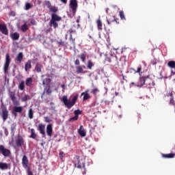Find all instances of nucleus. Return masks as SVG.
I'll use <instances>...</instances> for the list:
<instances>
[{
  "label": "nucleus",
  "instance_id": "1",
  "mask_svg": "<svg viewBox=\"0 0 175 175\" xmlns=\"http://www.w3.org/2000/svg\"><path fill=\"white\" fill-rule=\"evenodd\" d=\"M77 99H79V95H75L72 100L68 99V96H63L62 98V102H63L64 106L67 107V109H72L75 105H76V102H77Z\"/></svg>",
  "mask_w": 175,
  "mask_h": 175
},
{
  "label": "nucleus",
  "instance_id": "2",
  "mask_svg": "<svg viewBox=\"0 0 175 175\" xmlns=\"http://www.w3.org/2000/svg\"><path fill=\"white\" fill-rule=\"evenodd\" d=\"M105 60L107 61V62H109V64H111L113 66H116V68H118V66H121L122 68L125 65V59L120 58L118 62L117 60V56L107 57Z\"/></svg>",
  "mask_w": 175,
  "mask_h": 175
},
{
  "label": "nucleus",
  "instance_id": "3",
  "mask_svg": "<svg viewBox=\"0 0 175 175\" xmlns=\"http://www.w3.org/2000/svg\"><path fill=\"white\" fill-rule=\"evenodd\" d=\"M61 20H62L61 16L57 15V14H52L51 19L49 21V26L56 29V28H58V23L57 21H61Z\"/></svg>",
  "mask_w": 175,
  "mask_h": 175
},
{
  "label": "nucleus",
  "instance_id": "4",
  "mask_svg": "<svg viewBox=\"0 0 175 175\" xmlns=\"http://www.w3.org/2000/svg\"><path fill=\"white\" fill-rule=\"evenodd\" d=\"M15 147H25V140L23 136L18 135L16 136L15 139Z\"/></svg>",
  "mask_w": 175,
  "mask_h": 175
},
{
  "label": "nucleus",
  "instance_id": "5",
  "mask_svg": "<svg viewBox=\"0 0 175 175\" xmlns=\"http://www.w3.org/2000/svg\"><path fill=\"white\" fill-rule=\"evenodd\" d=\"M69 8L71 9L73 16H75L76 12H77V8H79L77 0H70Z\"/></svg>",
  "mask_w": 175,
  "mask_h": 175
},
{
  "label": "nucleus",
  "instance_id": "6",
  "mask_svg": "<svg viewBox=\"0 0 175 175\" xmlns=\"http://www.w3.org/2000/svg\"><path fill=\"white\" fill-rule=\"evenodd\" d=\"M12 59H10V55L8 53L5 55V61L3 66V72L4 73H8V70H9V66L10 65Z\"/></svg>",
  "mask_w": 175,
  "mask_h": 175
},
{
  "label": "nucleus",
  "instance_id": "7",
  "mask_svg": "<svg viewBox=\"0 0 175 175\" xmlns=\"http://www.w3.org/2000/svg\"><path fill=\"white\" fill-rule=\"evenodd\" d=\"M23 108L22 106H14L11 111V113L12 116H14V117H15V118H16V117L18 116V113L21 114V113H23Z\"/></svg>",
  "mask_w": 175,
  "mask_h": 175
},
{
  "label": "nucleus",
  "instance_id": "8",
  "mask_svg": "<svg viewBox=\"0 0 175 175\" xmlns=\"http://www.w3.org/2000/svg\"><path fill=\"white\" fill-rule=\"evenodd\" d=\"M0 154H2L3 157H10L12 152L10 150L5 148V146L0 145Z\"/></svg>",
  "mask_w": 175,
  "mask_h": 175
},
{
  "label": "nucleus",
  "instance_id": "9",
  "mask_svg": "<svg viewBox=\"0 0 175 175\" xmlns=\"http://www.w3.org/2000/svg\"><path fill=\"white\" fill-rule=\"evenodd\" d=\"M145 85H146L147 88H151L155 85L154 81L150 79V75L145 76Z\"/></svg>",
  "mask_w": 175,
  "mask_h": 175
},
{
  "label": "nucleus",
  "instance_id": "10",
  "mask_svg": "<svg viewBox=\"0 0 175 175\" xmlns=\"http://www.w3.org/2000/svg\"><path fill=\"white\" fill-rule=\"evenodd\" d=\"M145 79L146 76L139 75V80L138 82L135 83V82L131 83V84L136 85L137 87H143L145 85Z\"/></svg>",
  "mask_w": 175,
  "mask_h": 175
},
{
  "label": "nucleus",
  "instance_id": "11",
  "mask_svg": "<svg viewBox=\"0 0 175 175\" xmlns=\"http://www.w3.org/2000/svg\"><path fill=\"white\" fill-rule=\"evenodd\" d=\"M29 164V160H28V157L27 155H24L22 159V165L24 167V169H28L29 166L28 165Z\"/></svg>",
  "mask_w": 175,
  "mask_h": 175
},
{
  "label": "nucleus",
  "instance_id": "12",
  "mask_svg": "<svg viewBox=\"0 0 175 175\" xmlns=\"http://www.w3.org/2000/svg\"><path fill=\"white\" fill-rule=\"evenodd\" d=\"M44 129H46V125L43 124H38V131H40V133H41L42 137H46V131H44Z\"/></svg>",
  "mask_w": 175,
  "mask_h": 175
},
{
  "label": "nucleus",
  "instance_id": "13",
  "mask_svg": "<svg viewBox=\"0 0 175 175\" xmlns=\"http://www.w3.org/2000/svg\"><path fill=\"white\" fill-rule=\"evenodd\" d=\"M1 117L3 118V121H6L8 118H9V111H8V109L5 107L1 111Z\"/></svg>",
  "mask_w": 175,
  "mask_h": 175
},
{
  "label": "nucleus",
  "instance_id": "14",
  "mask_svg": "<svg viewBox=\"0 0 175 175\" xmlns=\"http://www.w3.org/2000/svg\"><path fill=\"white\" fill-rule=\"evenodd\" d=\"M90 90H87L84 92H82L81 96H83V101L85 102V100H88V99H91V96L90 95Z\"/></svg>",
  "mask_w": 175,
  "mask_h": 175
},
{
  "label": "nucleus",
  "instance_id": "15",
  "mask_svg": "<svg viewBox=\"0 0 175 175\" xmlns=\"http://www.w3.org/2000/svg\"><path fill=\"white\" fill-rule=\"evenodd\" d=\"M0 31L3 35H9V30L5 25L0 24Z\"/></svg>",
  "mask_w": 175,
  "mask_h": 175
},
{
  "label": "nucleus",
  "instance_id": "16",
  "mask_svg": "<svg viewBox=\"0 0 175 175\" xmlns=\"http://www.w3.org/2000/svg\"><path fill=\"white\" fill-rule=\"evenodd\" d=\"M167 66L171 69H174V70H171V76L175 75V62L174 61H170L167 63Z\"/></svg>",
  "mask_w": 175,
  "mask_h": 175
},
{
  "label": "nucleus",
  "instance_id": "17",
  "mask_svg": "<svg viewBox=\"0 0 175 175\" xmlns=\"http://www.w3.org/2000/svg\"><path fill=\"white\" fill-rule=\"evenodd\" d=\"M78 133L81 136V137H85V136H87V133L85 132L83 125L80 126L79 129L78 130Z\"/></svg>",
  "mask_w": 175,
  "mask_h": 175
},
{
  "label": "nucleus",
  "instance_id": "18",
  "mask_svg": "<svg viewBox=\"0 0 175 175\" xmlns=\"http://www.w3.org/2000/svg\"><path fill=\"white\" fill-rule=\"evenodd\" d=\"M107 21L108 25H111L112 23L118 24V22H117V20L114 16H109V18H107Z\"/></svg>",
  "mask_w": 175,
  "mask_h": 175
},
{
  "label": "nucleus",
  "instance_id": "19",
  "mask_svg": "<svg viewBox=\"0 0 175 175\" xmlns=\"http://www.w3.org/2000/svg\"><path fill=\"white\" fill-rule=\"evenodd\" d=\"M0 169L1 170H8V169H10V165H9L8 163L0 162ZM0 174H1V172H0Z\"/></svg>",
  "mask_w": 175,
  "mask_h": 175
},
{
  "label": "nucleus",
  "instance_id": "20",
  "mask_svg": "<svg viewBox=\"0 0 175 175\" xmlns=\"http://www.w3.org/2000/svg\"><path fill=\"white\" fill-rule=\"evenodd\" d=\"M46 133L50 137L53 136V124H48L46 126Z\"/></svg>",
  "mask_w": 175,
  "mask_h": 175
},
{
  "label": "nucleus",
  "instance_id": "21",
  "mask_svg": "<svg viewBox=\"0 0 175 175\" xmlns=\"http://www.w3.org/2000/svg\"><path fill=\"white\" fill-rule=\"evenodd\" d=\"M32 68V60H28L25 64V70L28 72Z\"/></svg>",
  "mask_w": 175,
  "mask_h": 175
},
{
  "label": "nucleus",
  "instance_id": "22",
  "mask_svg": "<svg viewBox=\"0 0 175 175\" xmlns=\"http://www.w3.org/2000/svg\"><path fill=\"white\" fill-rule=\"evenodd\" d=\"M75 167H78V169H85V163L83 161H79L77 163L75 164Z\"/></svg>",
  "mask_w": 175,
  "mask_h": 175
},
{
  "label": "nucleus",
  "instance_id": "23",
  "mask_svg": "<svg viewBox=\"0 0 175 175\" xmlns=\"http://www.w3.org/2000/svg\"><path fill=\"white\" fill-rule=\"evenodd\" d=\"M10 36L12 40H18L20 39V34L17 32L10 33Z\"/></svg>",
  "mask_w": 175,
  "mask_h": 175
},
{
  "label": "nucleus",
  "instance_id": "24",
  "mask_svg": "<svg viewBox=\"0 0 175 175\" xmlns=\"http://www.w3.org/2000/svg\"><path fill=\"white\" fill-rule=\"evenodd\" d=\"M78 58H80L81 61L85 64V59H87V53H81L79 55H78Z\"/></svg>",
  "mask_w": 175,
  "mask_h": 175
},
{
  "label": "nucleus",
  "instance_id": "25",
  "mask_svg": "<svg viewBox=\"0 0 175 175\" xmlns=\"http://www.w3.org/2000/svg\"><path fill=\"white\" fill-rule=\"evenodd\" d=\"M129 71L132 73V72H134V73H139V76H142V66H139L137 68V70H135L134 68H130Z\"/></svg>",
  "mask_w": 175,
  "mask_h": 175
},
{
  "label": "nucleus",
  "instance_id": "26",
  "mask_svg": "<svg viewBox=\"0 0 175 175\" xmlns=\"http://www.w3.org/2000/svg\"><path fill=\"white\" fill-rule=\"evenodd\" d=\"M18 88L21 91H24V90H25V82L24 81H21Z\"/></svg>",
  "mask_w": 175,
  "mask_h": 175
},
{
  "label": "nucleus",
  "instance_id": "27",
  "mask_svg": "<svg viewBox=\"0 0 175 175\" xmlns=\"http://www.w3.org/2000/svg\"><path fill=\"white\" fill-rule=\"evenodd\" d=\"M23 58H24V55L22 52H20L16 56V61H17V62H21Z\"/></svg>",
  "mask_w": 175,
  "mask_h": 175
},
{
  "label": "nucleus",
  "instance_id": "28",
  "mask_svg": "<svg viewBox=\"0 0 175 175\" xmlns=\"http://www.w3.org/2000/svg\"><path fill=\"white\" fill-rule=\"evenodd\" d=\"M162 157L163 158L172 159V158H174L175 154L174 153L162 154Z\"/></svg>",
  "mask_w": 175,
  "mask_h": 175
},
{
  "label": "nucleus",
  "instance_id": "29",
  "mask_svg": "<svg viewBox=\"0 0 175 175\" xmlns=\"http://www.w3.org/2000/svg\"><path fill=\"white\" fill-rule=\"evenodd\" d=\"M96 23H97V28H98V31H102L103 24H102V21H100V18H99L97 20Z\"/></svg>",
  "mask_w": 175,
  "mask_h": 175
},
{
  "label": "nucleus",
  "instance_id": "30",
  "mask_svg": "<svg viewBox=\"0 0 175 175\" xmlns=\"http://www.w3.org/2000/svg\"><path fill=\"white\" fill-rule=\"evenodd\" d=\"M33 80L32 78L29 77L26 79V85L27 87H31L32 85Z\"/></svg>",
  "mask_w": 175,
  "mask_h": 175
},
{
  "label": "nucleus",
  "instance_id": "31",
  "mask_svg": "<svg viewBox=\"0 0 175 175\" xmlns=\"http://www.w3.org/2000/svg\"><path fill=\"white\" fill-rule=\"evenodd\" d=\"M30 131H31V135H30L29 137L31 139H36L37 135H36V133H35V129H31Z\"/></svg>",
  "mask_w": 175,
  "mask_h": 175
},
{
  "label": "nucleus",
  "instance_id": "32",
  "mask_svg": "<svg viewBox=\"0 0 175 175\" xmlns=\"http://www.w3.org/2000/svg\"><path fill=\"white\" fill-rule=\"evenodd\" d=\"M28 117L30 120H32V118H33V109H32V108L29 109Z\"/></svg>",
  "mask_w": 175,
  "mask_h": 175
},
{
  "label": "nucleus",
  "instance_id": "33",
  "mask_svg": "<svg viewBox=\"0 0 175 175\" xmlns=\"http://www.w3.org/2000/svg\"><path fill=\"white\" fill-rule=\"evenodd\" d=\"M29 99H31V97L28 94H25V96L21 98L22 102H27V100H29Z\"/></svg>",
  "mask_w": 175,
  "mask_h": 175
},
{
  "label": "nucleus",
  "instance_id": "34",
  "mask_svg": "<svg viewBox=\"0 0 175 175\" xmlns=\"http://www.w3.org/2000/svg\"><path fill=\"white\" fill-rule=\"evenodd\" d=\"M9 96L12 101L14 100V99H16V94L14 93V92H10L9 94Z\"/></svg>",
  "mask_w": 175,
  "mask_h": 175
},
{
  "label": "nucleus",
  "instance_id": "35",
  "mask_svg": "<svg viewBox=\"0 0 175 175\" xmlns=\"http://www.w3.org/2000/svg\"><path fill=\"white\" fill-rule=\"evenodd\" d=\"M50 12H52L53 13V14H55V13H57V12H58V8H57V7L55 6H51V8H49Z\"/></svg>",
  "mask_w": 175,
  "mask_h": 175
},
{
  "label": "nucleus",
  "instance_id": "36",
  "mask_svg": "<svg viewBox=\"0 0 175 175\" xmlns=\"http://www.w3.org/2000/svg\"><path fill=\"white\" fill-rule=\"evenodd\" d=\"M35 69L38 73H40L42 72V65L37 64Z\"/></svg>",
  "mask_w": 175,
  "mask_h": 175
},
{
  "label": "nucleus",
  "instance_id": "37",
  "mask_svg": "<svg viewBox=\"0 0 175 175\" xmlns=\"http://www.w3.org/2000/svg\"><path fill=\"white\" fill-rule=\"evenodd\" d=\"M44 6H46L48 9H50L51 8V2L50 1H45L43 3Z\"/></svg>",
  "mask_w": 175,
  "mask_h": 175
},
{
  "label": "nucleus",
  "instance_id": "38",
  "mask_svg": "<svg viewBox=\"0 0 175 175\" xmlns=\"http://www.w3.org/2000/svg\"><path fill=\"white\" fill-rule=\"evenodd\" d=\"M92 66H94V63L91 60L88 61L87 68L88 69H92Z\"/></svg>",
  "mask_w": 175,
  "mask_h": 175
},
{
  "label": "nucleus",
  "instance_id": "39",
  "mask_svg": "<svg viewBox=\"0 0 175 175\" xmlns=\"http://www.w3.org/2000/svg\"><path fill=\"white\" fill-rule=\"evenodd\" d=\"M22 32H27L28 31V25L27 24H24L21 26Z\"/></svg>",
  "mask_w": 175,
  "mask_h": 175
},
{
  "label": "nucleus",
  "instance_id": "40",
  "mask_svg": "<svg viewBox=\"0 0 175 175\" xmlns=\"http://www.w3.org/2000/svg\"><path fill=\"white\" fill-rule=\"evenodd\" d=\"M99 92V89L98 88H95L94 89L92 90L91 93L96 96V94Z\"/></svg>",
  "mask_w": 175,
  "mask_h": 175
},
{
  "label": "nucleus",
  "instance_id": "41",
  "mask_svg": "<svg viewBox=\"0 0 175 175\" xmlns=\"http://www.w3.org/2000/svg\"><path fill=\"white\" fill-rule=\"evenodd\" d=\"M119 16L121 20H126V18H125V14H124V11H120Z\"/></svg>",
  "mask_w": 175,
  "mask_h": 175
},
{
  "label": "nucleus",
  "instance_id": "42",
  "mask_svg": "<svg viewBox=\"0 0 175 175\" xmlns=\"http://www.w3.org/2000/svg\"><path fill=\"white\" fill-rule=\"evenodd\" d=\"M81 113H83V111H81L80 109H77L74 111V114L77 117H79V116H80V114H81Z\"/></svg>",
  "mask_w": 175,
  "mask_h": 175
},
{
  "label": "nucleus",
  "instance_id": "43",
  "mask_svg": "<svg viewBox=\"0 0 175 175\" xmlns=\"http://www.w3.org/2000/svg\"><path fill=\"white\" fill-rule=\"evenodd\" d=\"M32 8V4L30 3H25V10H29V9H31Z\"/></svg>",
  "mask_w": 175,
  "mask_h": 175
},
{
  "label": "nucleus",
  "instance_id": "44",
  "mask_svg": "<svg viewBox=\"0 0 175 175\" xmlns=\"http://www.w3.org/2000/svg\"><path fill=\"white\" fill-rule=\"evenodd\" d=\"M77 73H83V68L81 66L77 67Z\"/></svg>",
  "mask_w": 175,
  "mask_h": 175
},
{
  "label": "nucleus",
  "instance_id": "45",
  "mask_svg": "<svg viewBox=\"0 0 175 175\" xmlns=\"http://www.w3.org/2000/svg\"><path fill=\"white\" fill-rule=\"evenodd\" d=\"M12 103H13L14 106H20V101H18L16 99L12 100Z\"/></svg>",
  "mask_w": 175,
  "mask_h": 175
},
{
  "label": "nucleus",
  "instance_id": "46",
  "mask_svg": "<svg viewBox=\"0 0 175 175\" xmlns=\"http://www.w3.org/2000/svg\"><path fill=\"white\" fill-rule=\"evenodd\" d=\"M78 120H79V117H78V116H76V115H75L74 117L70 118L69 119V121H70H70H77Z\"/></svg>",
  "mask_w": 175,
  "mask_h": 175
},
{
  "label": "nucleus",
  "instance_id": "47",
  "mask_svg": "<svg viewBox=\"0 0 175 175\" xmlns=\"http://www.w3.org/2000/svg\"><path fill=\"white\" fill-rule=\"evenodd\" d=\"M27 175H33V173H32V171H31V167H28L27 170Z\"/></svg>",
  "mask_w": 175,
  "mask_h": 175
},
{
  "label": "nucleus",
  "instance_id": "48",
  "mask_svg": "<svg viewBox=\"0 0 175 175\" xmlns=\"http://www.w3.org/2000/svg\"><path fill=\"white\" fill-rule=\"evenodd\" d=\"M45 122H51V119L47 116L44 118Z\"/></svg>",
  "mask_w": 175,
  "mask_h": 175
},
{
  "label": "nucleus",
  "instance_id": "49",
  "mask_svg": "<svg viewBox=\"0 0 175 175\" xmlns=\"http://www.w3.org/2000/svg\"><path fill=\"white\" fill-rule=\"evenodd\" d=\"M51 88H50V86H49L48 89L46 90V94L47 95H51Z\"/></svg>",
  "mask_w": 175,
  "mask_h": 175
},
{
  "label": "nucleus",
  "instance_id": "50",
  "mask_svg": "<svg viewBox=\"0 0 175 175\" xmlns=\"http://www.w3.org/2000/svg\"><path fill=\"white\" fill-rule=\"evenodd\" d=\"M9 16H12V17H16V12L14 11H11L9 13Z\"/></svg>",
  "mask_w": 175,
  "mask_h": 175
},
{
  "label": "nucleus",
  "instance_id": "51",
  "mask_svg": "<svg viewBox=\"0 0 175 175\" xmlns=\"http://www.w3.org/2000/svg\"><path fill=\"white\" fill-rule=\"evenodd\" d=\"M174 98H171L170 99V105H174Z\"/></svg>",
  "mask_w": 175,
  "mask_h": 175
},
{
  "label": "nucleus",
  "instance_id": "52",
  "mask_svg": "<svg viewBox=\"0 0 175 175\" xmlns=\"http://www.w3.org/2000/svg\"><path fill=\"white\" fill-rule=\"evenodd\" d=\"M70 42H72V44H73V46H75V44H76V38H72V39H70Z\"/></svg>",
  "mask_w": 175,
  "mask_h": 175
},
{
  "label": "nucleus",
  "instance_id": "53",
  "mask_svg": "<svg viewBox=\"0 0 175 175\" xmlns=\"http://www.w3.org/2000/svg\"><path fill=\"white\" fill-rule=\"evenodd\" d=\"M70 42H72V44H73V46H75V44H76V38H72V39H70Z\"/></svg>",
  "mask_w": 175,
  "mask_h": 175
},
{
  "label": "nucleus",
  "instance_id": "54",
  "mask_svg": "<svg viewBox=\"0 0 175 175\" xmlns=\"http://www.w3.org/2000/svg\"><path fill=\"white\" fill-rule=\"evenodd\" d=\"M57 44H59V46H65V42L63 41H59L57 42Z\"/></svg>",
  "mask_w": 175,
  "mask_h": 175
},
{
  "label": "nucleus",
  "instance_id": "55",
  "mask_svg": "<svg viewBox=\"0 0 175 175\" xmlns=\"http://www.w3.org/2000/svg\"><path fill=\"white\" fill-rule=\"evenodd\" d=\"M75 65H80V60H79V59L75 61Z\"/></svg>",
  "mask_w": 175,
  "mask_h": 175
},
{
  "label": "nucleus",
  "instance_id": "56",
  "mask_svg": "<svg viewBox=\"0 0 175 175\" xmlns=\"http://www.w3.org/2000/svg\"><path fill=\"white\" fill-rule=\"evenodd\" d=\"M45 81H46V83H51V79L50 78H46Z\"/></svg>",
  "mask_w": 175,
  "mask_h": 175
},
{
  "label": "nucleus",
  "instance_id": "57",
  "mask_svg": "<svg viewBox=\"0 0 175 175\" xmlns=\"http://www.w3.org/2000/svg\"><path fill=\"white\" fill-rule=\"evenodd\" d=\"M62 3H64V5H66L68 3V0H60Z\"/></svg>",
  "mask_w": 175,
  "mask_h": 175
},
{
  "label": "nucleus",
  "instance_id": "58",
  "mask_svg": "<svg viewBox=\"0 0 175 175\" xmlns=\"http://www.w3.org/2000/svg\"><path fill=\"white\" fill-rule=\"evenodd\" d=\"M60 158H64V152H60L59 154Z\"/></svg>",
  "mask_w": 175,
  "mask_h": 175
},
{
  "label": "nucleus",
  "instance_id": "59",
  "mask_svg": "<svg viewBox=\"0 0 175 175\" xmlns=\"http://www.w3.org/2000/svg\"><path fill=\"white\" fill-rule=\"evenodd\" d=\"M68 32H69L70 34L72 35V33H73V32H75V31H73V29H70L68 30Z\"/></svg>",
  "mask_w": 175,
  "mask_h": 175
},
{
  "label": "nucleus",
  "instance_id": "60",
  "mask_svg": "<svg viewBox=\"0 0 175 175\" xmlns=\"http://www.w3.org/2000/svg\"><path fill=\"white\" fill-rule=\"evenodd\" d=\"M168 96H171L172 98H173V92H171L170 93H169Z\"/></svg>",
  "mask_w": 175,
  "mask_h": 175
},
{
  "label": "nucleus",
  "instance_id": "61",
  "mask_svg": "<svg viewBox=\"0 0 175 175\" xmlns=\"http://www.w3.org/2000/svg\"><path fill=\"white\" fill-rule=\"evenodd\" d=\"M76 23H77V24H79V23H80V16H79L77 18V19L76 20Z\"/></svg>",
  "mask_w": 175,
  "mask_h": 175
},
{
  "label": "nucleus",
  "instance_id": "62",
  "mask_svg": "<svg viewBox=\"0 0 175 175\" xmlns=\"http://www.w3.org/2000/svg\"><path fill=\"white\" fill-rule=\"evenodd\" d=\"M42 85L44 87V85H46V82L44 81V80H43L42 81Z\"/></svg>",
  "mask_w": 175,
  "mask_h": 175
},
{
  "label": "nucleus",
  "instance_id": "63",
  "mask_svg": "<svg viewBox=\"0 0 175 175\" xmlns=\"http://www.w3.org/2000/svg\"><path fill=\"white\" fill-rule=\"evenodd\" d=\"M119 94H120V93H118V92H116L115 93L116 96H118Z\"/></svg>",
  "mask_w": 175,
  "mask_h": 175
},
{
  "label": "nucleus",
  "instance_id": "64",
  "mask_svg": "<svg viewBox=\"0 0 175 175\" xmlns=\"http://www.w3.org/2000/svg\"><path fill=\"white\" fill-rule=\"evenodd\" d=\"M62 88H63V90H65V85H62Z\"/></svg>",
  "mask_w": 175,
  "mask_h": 175
}]
</instances>
